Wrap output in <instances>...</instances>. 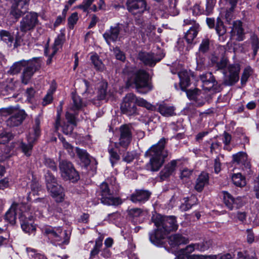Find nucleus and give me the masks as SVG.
Masks as SVG:
<instances>
[{
	"mask_svg": "<svg viewBox=\"0 0 259 259\" xmlns=\"http://www.w3.org/2000/svg\"><path fill=\"white\" fill-rule=\"evenodd\" d=\"M127 9L134 15H141L147 10L145 0H127Z\"/></svg>",
	"mask_w": 259,
	"mask_h": 259,
	"instance_id": "obj_13",
	"label": "nucleus"
},
{
	"mask_svg": "<svg viewBox=\"0 0 259 259\" xmlns=\"http://www.w3.org/2000/svg\"><path fill=\"white\" fill-rule=\"evenodd\" d=\"M40 120L41 116L40 115L37 116L34 118L32 127L26 136L27 142L25 143L22 141L20 144V149L27 157H29L31 155L33 146L40 135Z\"/></svg>",
	"mask_w": 259,
	"mask_h": 259,
	"instance_id": "obj_3",
	"label": "nucleus"
},
{
	"mask_svg": "<svg viewBox=\"0 0 259 259\" xmlns=\"http://www.w3.org/2000/svg\"><path fill=\"white\" fill-rule=\"evenodd\" d=\"M62 40L60 38L57 37L55 39L53 46L51 48L53 51V55H55L61 47Z\"/></svg>",
	"mask_w": 259,
	"mask_h": 259,
	"instance_id": "obj_57",
	"label": "nucleus"
},
{
	"mask_svg": "<svg viewBox=\"0 0 259 259\" xmlns=\"http://www.w3.org/2000/svg\"><path fill=\"white\" fill-rule=\"evenodd\" d=\"M21 76L22 82L26 84L28 83L34 73L40 67L39 61L37 59L27 61Z\"/></svg>",
	"mask_w": 259,
	"mask_h": 259,
	"instance_id": "obj_11",
	"label": "nucleus"
},
{
	"mask_svg": "<svg viewBox=\"0 0 259 259\" xmlns=\"http://www.w3.org/2000/svg\"><path fill=\"white\" fill-rule=\"evenodd\" d=\"M30 0H11V14L16 18H18L25 13L28 9Z\"/></svg>",
	"mask_w": 259,
	"mask_h": 259,
	"instance_id": "obj_17",
	"label": "nucleus"
},
{
	"mask_svg": "<svg viewBox=\"0 0 259 259\" xmlns=\"http://www.w3.org/2000/svg\"><path fill=\"white\" fill-rule=\"evenodd\" d=\"M75 151L78 157L82 162H83L85 165L90 164V155L86 150L76 147Z\"/></svg>",
	"mask_w": 259,
	"mask_h": 259,
	"instance_id": "obj_34",
	"label": "nucleus"
},
{
	"mask_svg": "<svg viewBox=\"0 0 259 259\" xmlns=\"http://www.w3.org/2000/svg\"><path fill=\"white\" fill-rule=\"evenodd\" d=\"M153 222L156 229L149 233V239L152 243L156 246L161 245L165 236L170 231H176L178 228L176 218L173 215L157 214L154 219Z\"/></svg>",
	"mask_w": 259,
	"mask_h": 259,
	"instance_id": "obj_1",
	"label": "nucleus"
},
{
	"mask_svg": "<svg viewBox=\"0 0 259 259\" xmlns=\"http://www.w3.org/2000/svg\"><path fill=\"white\" fill-rule=\"evenodd\" d=\"M169 240L171 242V244L174 245L187 244L188 242L187 238L179 234L171 235L169 238Z\"/></svg>",
	"mask_w": 259,
	"mask_h": 259,
	"instance_id": "obj_32",
	"label": "nucleus"
},
{
	"mask_svg": "<svg viewBox=\"0 0 259 259\" xmlns=\"http://www.w3.org/2000/svg\"><path fill=\"white\" fill-rule=\"evenodd\" d=\"M136 95L133 93L126 95L120 106V109L123 114L127 116L135 115L137 113V107L135 104Z\"/></svg>",
	"mask_w": 259,
	"mask_h": 259,
	"instance_id": "obj_9",
	"label": "nucleus"
},
{
	"mask_svg": "<svg viewBox=\"0 0 259 259\" xmlns=\"http://www.w3.org/2000/svg\"><path fill=\"white\" fill-rule=\"evenodd\" d=\"M167 140L161 138L158 142L152 145L145 153V155L150 158L146 164V169L151 171L159 170L168 156L167 151L164 149Z\"/></svg>",
	"mask_w": 259,
	"mask_h": 259,
	"instance_id": "obj_2",
	"label": "nucleus"
},
{
	"mask_svg": "<svg viewBox=\"0 0 259 259\" xmlns=\"http://www.w3.org/2000/svg\"><path fill=\"white\" fill-rule=\"evenodd\" d=\"M232 180L233 184L237 187H242L246 185L245 177L239 172L234 174L232 176Z\"/></svg>",
	"mask_w": 259,
	"mask_h": 259,
	"instance_id": "obj_33",
	"label": "nucleus"
},
{
	"mask_svg": "<svg viewBox=\"0 0 259 259\" xmlns=\"http://www.w3.org/2000/svg\"><path fill=\"white\" fill-rule=\"evenodd\" d=\"M158 111L163 116H170L175 114V108L166 104H161L159 105Z\"/></svg>",
	"mask_w": 259,
	"mask_h": 259,
	"instance_id": "obj_31",
	"label": "nucleus"
},
{
	"mask_svg": "<svg viewBox=\"0 0 259 259\" xmlns=\"http://www.w3.org/2000/svg\"><path fill=\"white\" fill-rule=\"evenodd\" d=\"M251 48L253 50V55L255 56L259 49V37L255 33H253L250 38Z\"/></svg>",
	"mask_w": 259,
	"mask_h": 259,
	"instance_id": "obj_37",
	"label": "nucleus"
},
{
	"mask_svg": "<svg viewBox=\"0 0 259 259\" xmlns=\"http://www.w3.org/2000/svg\"><path fill=\"white\" fill-rule=\"evenodd\" d=\"M209 177L207 174L201 173L198 177L196 181L195 189L198 192H201L204 186L208 183Z\"/></svg>",
	"mask_w": 259,
	"mask_h": 259,
	"instance_id": "obj_26",
	"label": "nucleus"
},
{
	"mask_svg": "<svg viewBox=\"0 0 259 259\" xmlns=\"http://www.w3.org/2000/svg\"><path fill=\"white\" fill-rule=\"evenodd\" d=\"M138 57L145 65L150 66H154L161 60V58H157L154 54L151 53L140 52L139 53Z\"/></svg>",
	"mask_w": 259,
	"mask_h": 259,
	"instance_id": "obj_23",
	"label": "nucleus"
},
{
	"mask_svg": "<svg viewBox=\"0 0 259 259\" xmlns=\"http://www.w3.org/2000/svg\"><path fill=\"white\" fill-rule=\"evenodd\" d=\"M90 60L94 66L95 69L99 71H103L105 69V66L99 56L96 53H91Z\"/></svg>",
	"mask_w": 259,
	"mask_h": 259,
	"instance_id": "obj_30",
	"label": "nucleus"
},
{
	"mask_svg": "<svg viewBox=\"0 0 259 259\" xmlns=\"http://www.w3.org/2000/svg\"><path fill=\"white\" fill-rule=\"evenodd\" d=\"M38 23V15L36 13H27L20 22V30L22 32H27L33 30Z\"/></svg>",
	"mask_w": 259,
	"mask_h": 259,
	"instance_id": "obj_10",
	"label": "nucleus"
},
{
	"mask_svg": "<svg viewBox=\"0 0 259 259\" xmlns=\"http://www.w3.org/2000/svg\"><path fill=\"white\" fill-rule=\"evenodd\" d=\"M101 202L107 205L118 206L122 203V200L118 197H114L106 183L103 182L100 185Z\"/></svg>",
	"mask_w": 259,
	"mask_h": 259,
	"instance_id": "obj_5",
	"label": "nucleus"
},
{
	"mask_svg": "<svg viewBox=\"0 0 259 259\" xmlns=\"http://www.w3.org/2000/svg\"><path fill=\"white\" fill-rule=\"evenodd\" d=\"M209 48V40L208 38L203 39L199 48V53L204 54L206 53Z\"/></svg>",
	"mask_w": 259,
	"mask_h": 259,
	"instance_id": "obj_44",
	"label": "nucleus"
},
{
	"mask_svg": "<svg viewBox=\"0 0 259 259\" xmlns=\"http://www.w3.org/2000/svg\"><path fill=\"white\" fill-rule=\"evenodd\" d=\"M26 207H28V206L13 203L11 207L6 213V220L11 224H14L15 223L17 216L18 215L20 218L22 213L25 211L24 209Z\"/></svg>",
	"mask_w": 259,
	"mask_h": 259,
	"instance_id": "obj_14",
	"label": "nucleus"
},
{
	"mask_svg": "<svg viewBox=\"0 0 259 259\" xmlns=\"http://www.w3.org/2000/svg\"><path fill=\"white\" fill-rule=\"evenodd\" d=\"M45 180L46 182L47 188H51L52 185L57 183V180L55 177L49 171L45 174Z\"/></svg>",
	"mask_w": 259,
	"mask_h": 259,
	"instance_id": "obj_47",
	"label": "nucleus"
},
{
	"mask_svg": "<svg viewBox=\"0 0 259 259\" xmlns=\"http://www.w3.org/2000/svg\"><path fill=\"white\" fill-rule=\"evenodd\" d=\"M171 73L176 74L178 73L180 78V86L182 90L185 91L190 84L191 73L186 70H182L180 71H174L171 70Z\"/></svg>",
	"mask_w": 259,
	"mask_h": 259,
	"instance_id": "obj_25",
	"label": "nucleus"
},
{
	"mask_svg": "<svg viewBox=\"0 0 259 259\" xmlns=\"http://www.w3.org/2000/svg\"><path fill=\"white\" fill-rule=\"evenodd\" d=\"M114 54L117 60L120 61H124L125 59L124 54L118 48H115L113 49Z\"/></svg>",
	"mask_w": 259,
	"mask_h": 259,
	"instance_id": "obj_58",
	"label": "nucleus"
},
{
	"mask_svg": "<svg viewBox=\"0 0 259 259\" xmlns=\"http://www.w3.org/2000/svg\"><path fill=\"white\" fill-rule=\"evenodd\" d=\"M209 246V244L207 242L193 243L187 246L186 248V250L187 252L189 253L192 252L195 250L203 251L207 249Z\"/></svg>",
	"mask_w": 259,
	"mask_h": 259,
	"instance_id": "obj_29",
	"label": "nucleus"
},
{
	"mask_svg": "<svg viewBox=\"0 0 259 259\" xmlns=\"http://www.w3.org/2000/svg\"><path fill=\"white\" fill-rule=\"evenodd\" d=\"M217 84V82L214 77L206 82H204L202 84V87L205 91H214L215 88L214 85Z\"/></svg>",
	"mask_w": 259,
	"mask_h": 259,
	"instance_id": "obj_43",
	"label": "nucleus"
},
{
	"mask_svg": "<svg viewBox=\"0 0 259 259\" xmlns=\"http://www.w3.org/2000/svg\"><path fill=\"white\" fill-rule=\"evenodd\" d=\"M235 217L239 221L244 223L246 220V213L245 211H238L237 212Z\"/></svg>",
	"mask_w": 259,
	"mask_h": 259,
	"instance_id": "obj_64",
	"label": "nucleus"
},
{
	"mask_svg": "<svg viewBox=\"0 0 259 259\" xmlns=\"http://www.w3.org/2000/svg\"><path fill=\"white\" fill-rule=\"evenodd\" d=\"M223 201L226 206L230 210L234 208H238L243 205L241 197L235 198L228 192L223 191Z\"/></svg>",
	"mask_w": 259,
	"mask_h": 259,
	"instance_id": "obj_19",
	"label": "nucleus"
},
{
	"mask_svg": "<svg viewBox=\"0 0 259 259\" xmlns=\"http://www.w3.org/2000/svg\"><path fill=\"white\" fill-rule=\"evenodd\" d=\"M220 156L223 157V156L222 155H221L217 157L214 159V169L216 174H218L221 170V163L220 160Z\"/></svg>",
	"mask_w": 259,
	"mask_h": 259,
	"instance_id": "obj_61",
	"label": "nucleus"
},
{
	"mask_svg": "<svg viewBox=\"0 0 259 259\" xmlns=\"http://www.w3.org/2000/svg\"><path fill=\"white\" fill-rule=\"evenodd\" d=\"M230 33L232 39L234 38V39L239 41L244 39V30L243 28L242 22L241 21L236 20L233 21Z\"/></svg>",
	"mask_w": 259,
	"mask_h": 259,
	"instance_id": "obj_20",
	"label": "nucleus"
},
{
	"mask_svg": "<svg viewBox=\"0 0 259 259\" xmlns=\"http://www.w3.org/2000/svg\"><path fill=\"white\" fill-rule=\"evenodd\" d=\"M45 233L48 235L49 238L54 239L55 241H61L64 244H67L68 242L69 237L67 235V231L63 232L60 227L57 229L51 227L47 228L45 229Z\"/></svg>",
	"mask_w": 259,
	"mask_h": 259,
	"instance_id": "obj_16",
	"label": "nucleus"
},
{
	"mask_svg": "<svg viewBox=\"0 0 259 259\" xmlns=\"http://www.w3.org/2000/svg\"><path fill=\"white\" fill-rule=\"evenodd\" d=\"M102 245V240L100 239H98L96 241V243L95 246L93 249L91 251V257H94L96 255H97L99 252L101 247Z\"/></svg>",
	"mask_w": 259,
	"mask_h": 259,
	"instance_id": "obj_55",
	"label": "nucleus"
},
{
	"mask_svg": "<svg viewBox=\"0 0 259 259\" xmlns=\"http://www.w3.org/2000/svg\"><path fill=\"white\" fill-rule=\"evenodd\" d=\"M128 30V24L116 23L114 25L111 26L110 29L107 30L103 34V37L106 41L109 43L110 41H115L118 39L119 34L123 31L127 32Z\"/></svg>",
	"mask_w": 259,
	"mask_h": 259,
	"instance_id": "obj_7",
	"label": "nucleus"
},
{
	"mask_svg": "<svg viewBox=\"0 0 259 259\" xmlns=\"http://www.w3.org/2000/svg\"><path fill=\"white\" fill-rule=\"evenodd\" d=\"M251 73L252 69L250 66H248L244 69L241 78V83L242 85L246 84L249 77L251 74Z\"/></svg>",
	"mask_w": 259,
	"mask_h": 259,
	"instance_id": "obj_45",
	"label": "nucleus"
},
{
	"mask_svg": "<svg viewBox=\"0 0 259 259\" xmlns=\"http://www.w3.org/2000/svg\"><path fill=\"white\" fill-rule=\"evenodd\" d=\"M237 259H256L254 253L247 254L241 252H239L237 254Z\"/></svg>",
	"mask_w": 259,
	"mask_h": 259,
	"instance_id": "obj_63",
	"label": "nucleus"
},
{
	"mask_svg": "<svg viewBox=\"0 0 259 259\" xmlns=\"http://www.w3.org/2000/svg\"><path fill=\"white\" fill-rule=\"evenodd\" d=\"M197 199L195 196H191L188 200L185 201V203L180 206L182 211H187L190 209L192 205L195 204Z\"/></svg>",
	"mask_w": 259,
	"mask_h": 259,
	"instance_id": "obj_42",
	"label": "nucleus"
},
{
	"mask_svg": "<svg viewBox=\"0 0 259 259\" xmlns=\"http://www.w3.org/2000/svg\"><path fill=\"white\" fill-rule=\"evenodd\" d=\"M72 98L73 105L71 108V110L74 111L80 110L82 107V102L80 97L75 94H73Z\"/></svg>",
	"mask_w": 259,
	"mask_h": 259,
	"instance_id": "obj_39",
	"label": "nucleus"
},
{
	"mask_svg": "<svg viewBox=\"0 0 259 259\" xmlns=\"http://www.w3.org/2000/svg\"><path fill=\"white\" fill-rule=\"evenodd\" d=\"M32 193L33 195L38 194V192L41 190L40 186L37 182H31L30 185Z\"/></svg>",
	"mask_w": 259,
	"mask_h": 259,
	"instance_id": "obj_60",
	"label": "nucleus"
},
{
	"mask_svg": "<svg viewBox=\"0 0 259 259\" xmlns=\"http://www.w3.org/2000/svg\"><path fill=\"white\" fill-rule=\"evenodd\" d=\"M136 104L139 106L145 107L149 110L154 111L156 110V107L155 106L152 105L142 98H138L136 96L135 104Z\"/></svg>",
	"mask_w": 259,
	"mask_h": 259,
	"instance_id": "obj_35",
	"label": "nucleus"
},
{
	"mask_svg": "<svg viewBox=\"0 0 259 259\" xmlns=\"http://www.w3.org/2000/svg\"><path fill=\"white\" fill-rule=\"evenodd\" d=\"M26 62L25 61H21L14 63L10 68L9 72L12 74L19 73L22 67L25 66Z\"/></svg>",
	"mask_w": 259,
	"mask_h": 259,
	"instance_id": "obj_41",
	"label": "nucleus"
},
{
	"mask_svg": "<svg viewBox=\"0 0 259 259\" xmlns=\"http://www.w3.org/2000/svg\"><path fill=\"white\" fill-rule=\"evenodd\" d=\"M180 161V159H175L170 161L160 172V179L164 180L172 174L176 170L178 163Z\"/></svg>",
	"mask_w": 259,
	"mask_h": 259,
	"instance_id": "obj_24",
	"label": "nucleus"
},
{
	"mask_svg": "<svg viewBox=\"0 0 259 259\" xmlns=\"http://www.w3.org/2000/svg\"><path fill=\"white\" fill-rule=\"evenodd\" d=\"M44 163L47 167L51 168L54 171H56L57 169L56 163L51 158H45L44 159Z\"/></svg>",
	"mask_w": 259,
	"mask_h": 259,
	"instance_id": "obj_56",
	"label": "nucleus"
},
{
	"mask_svg": "<svg viewBox=\"0 0 259 259\" xmlns=\"http://www.w3.org/2000/svg\"><path fill=\"white\" fill-rule=\"evenodd\" d=\"M13 137L11 133L3 132L0 134V144H5L10 141Z\"/></svg>",
	"mask_w": 259,
	"mask_h": 259,
	"instance_id": "obj_46",
	"label": "nucleus"
},
{
	"mask_svg": "<svg viewBox=\"0 0 259 259\" xmlns=\"http://www.w3.org/2000/svg\"><path fill=\"white\" fill-rule=\"evenodd\" d=\"M151 193L146 190H136L131 196L130 200L134 203H144L148 200Z\"/></svg>",
	"mask_w": 259,
	"mask_h": 259,
	"instance_id": "obj_21",
	"label": "nucleus"
},
{
	"mask_svg": "<svg viewBox=\"0 0 259 259\" xmlns=\"http://www.w3.org/2000/svg\"><path fill=\"white\" fill-rule=\"evenodd\" d=\"M215 3V0H206L205 15H209L212 12Z\"/></svg>",
	"mask_w": 259,
	"mask_h": 259,
	"instance_id": "obj_53",
	"label": "nucleus"
},
{
	"mask_svg": "<svg viewBox=\"0 0 259 259\" xmlns=\"http://www.w3.org/2000/svg\"><path fill=\"white\" fill-rule=\"evenodd\" d=\"M135 84L137 92L146 94L153 90V85L149 80V74L142 69L136 71L129 80Z\"/></svg>",
	"mask_w": 259,
	"mask_h": 259,
	"instance_id": "obj_4",
	"label": "nucleus"
},
{
	"mask_svg": "<svg viewBox=\"0 0 259 259\" xmlns=\"http://www.w3.org/2000/svg\"><path fill=\"white\" fill-rule=\"evenodd\" d=\"M205 59L204 57H201L200 54H197L196 57V63L197 70H202L205 67Z\"/></svg>",
	"mask_w": 259,
	"mask_h": 259,
	"instance_id": "obj_54",
	"label": "nucleus"
},
{
	"mask_svg": "<svg viewBox=\"0 0 259 259\" xmlns=\"http://www.w3.org/2000/svg\"><path fill=\"white\" fill-rule=\"evenodd\" d=\"M120 216V214L118 212H113L109 214L104 220L109 222H113L114 221L117 220Z\"/></svg>",
	"mask_w": 259,
	"mask_h": 259,
	"instance_id": "obj_59",
	"label": "nucleus"
},
{
	"mask_svg": "<svg viewBox=\"0 0 259 259\" xmlns=\"http://www.w3.org/2000/svg\"><path fill=\"white\" fill-rule=\"evenodd\" d=\"M0 36L1 39L7 43L9 47H11L14 41V37L10 33L6 30H1L0 31Z\"/></svg>",
	"mask_w": 259,
	"mask_h": 259,
	"instance_id": "obj_38",
	"label": "nucleus"
},
{
	"mask_svg": "<svg viewBox=\"0 0 259 259\" xmlns=\"http://www.w3.org/2000/svg\"><path fill=\"white\" fill-rule=\"evenodd\" d=\"M107 83L102 82L99 83L97 92V99L102 100L105 99L107 95Z\"/></svg>",
	"mask_w": 259,
	"mask_h": 259,
	"instance_id": "obj_36",
	"label": "nucleus"
},
{
	"mask_svg": "<svg viewBox=\"0 0 259 259\" xmlns=\"http://www.w3.org/2000/svg\"><path fill=\"white\" fill-rule=\"evenodd\" d=\"M199 31V25L195 23L186 32L185 38L188 44H191L193 39L196 37Z\"/></svg>",
	"mask_w": 259,
	"mask_h": 259,
	"instance_id": "obj_28",
	"label": "nucleus"
},
{
	"mask_svg": "<svg viewBox=\"0 0 259 259\" xmlns=\"http://www.w3.org/2000/svg\"><path fill=\"white\" fill-rule=\"evenodd\" d=\"M47 189L56 202H61L64 200L65 194L63 188L58 183H55L51 188L48 187Z\"/></svg>",
	"mask_w": 259,
	"mask_h": 259,
	"instance_id": "obj_22",
	"label": "nucleus"
},
{
	"mask_svg": "<svg viewBox=\"0 0 259 259\" xmlns=\"http://www.w3.org/2000/svg\"><path fill=\"white\" fill-rule=\"evenodd\" d=\"M155 27L152 24H148L147 26L146 30L147 35L149 36L150 38H153L155 33Z\"/></svg>",
	"mask_w": 259,
	"mask_h": 259,
	"instance_id": "obj_62",
	"label": "nucleus"
},
{
	"mask_svg": "<svg viewBox=\"0 0 259 259\" xmlns=\"http://www.w3.org/2000/svg\"><path fill=\"white\" fill-rule=\"evenodd\" d=\"M127 213L130 217L135 219L141 216L143 214V211L139 208H133L127 210Z\"/></svg>",
	"mask_w": 259,
	"mask_h": 259,
	"instance_id": "obj_50",
	"label": "nucleus"
},
{
	"mask_svg": "<svg viewBox=\"0 0 259 259\" xmlns=\"http://www.w3.org/2000/svg\"><path fill=\"white\" fill-rule=\"evenodd\" d=\"M29 210H25L20 215V220L21 222V228L23 231L30 234L33 233L35 231V226L33 223V215L32 212Z\"/></svg>",
	"mask_w": 259,
	"mask_h": 259,
	"instance_id": "obj_12",
	"label": "nucleus"
},
{
	"mask_svg": "<svg viewBox=\"0 0 259 259\" xmlns=\"http://www.w3.org/2000/svg\"><path fill=\"white\" fill-rule=\"evenodd\" d=\"M17 109L10 106L7 108H2L0 110V114L3 116H10L13 112L15 111Z\"/></svg>",
	"mask_w": 259,
	"mask_h": 259,
	"instance_id": "obj_52",
	"label": "nucleus"
},
{
	"mask_svg": "<svg viewBox=\"0 0 259 259\" xmlns=\"http://www.w3.org/2000/svg\"><path fill=\"white\" fill-rule=\"evenodd\" d=\"M119 132L118 144L122 148L126 149L132 140V127L129 125H122L119 128Z\"/></svg>",
	"mask_w": 259,
	"mask_h": 259,
	"instance_id": "obj_15",
	"label": "nucleus"
},
{
	"mask_svg": "<svg viewBox=\"0 0 259 259\" xmlns=\"http://www.w3.org/2000/svg\"><path fill=\"white\" fill-rule=\"evenodd\" d=\"M233 161L238 164L243 165L246 168H249L250 165L247 161V155L243 152H239L233 155Z\"/></svg>",
	"mask_w": 259,
	"mask_h": 259,
	"instance_id": "obj_27",
	"label": "nucleus"
},
{
	"mask_svg": "<svg viewBox=\"0 0 259 259\" xmlns=\"http://www.w3.org/2000/svg\"><path fill=\"white\" fill-rule=\"evenodd\" d=\"M26 251L28 256L34 259H47L44 255L40 253H36L35 250L33 249L27 248Z\"/></svg>",
	"mask_w": 259,
	"mask_h": 259,
	"instance_id": "obj_51",
	"label": "nucleus"
},
{
	"mask_svg": "<svg viewBox=\"0 0 259 259\" xmlns=\"http://www.w3.org/2000/svg\"><path fill=\"white\" fill-rule=\"evenodd\" d=\"M108 152L110 155V160L113 166L114 163L116 162L120 159L119 155L117 154L116 151H115L113 148H109Z\"/></svg>",
	"mask_w": 259,
	"mask_h": 259,
	"instance_id": "obj_48",
	"label": "nucleus"
},
{
	"mask_svg": "<svg viewBox=\"0 0 259 259\" xmlns=\"http://www.w3.org/2000/svg\"><path fill=\"white\" fill-rule=\"evenodd\" d=\"M228 71H224V83L226 85H233L239 79L240 66L238 64H233L228 66Z\"/></svg>",
	"mask_w": 259,
	"mask_h": 259,
	"instance_id": "obj_8",
	"label": "nucleus"
},
{
	"mask_svg": "<svg viewBox=\"0 0 259 259\" xmlns=\"http://www.w3.org/2000/svg\"><path fill=\"white\" fill-rule=\"evenodd\" d=\"M215 30L219 37L221 38L222 36V39L224 40L223 36L226 34L227 29L226 27L224 26L223 22L219 18L217 19Z\"/></svg>",
	"mask_w": 259,
	"mask_h": 259,
	"instance_id": "obj_40",
	"label": "nucleus"
},
{
	"mask_svg": "<svg viewBox=\"0 0 259 259\" xmlns=\"http://www.w3.org/2000/svg\"><path fill=\"white\" fill-rule=\"evenodd\" d=\"M201 91L197 89L194 90H189L186 91L188 98L190 100H197Z\"/></svg>",
	"mask_w": 259,
	"mask_h": 259,
	"instance_id": "obj_49",
	"label": "nucleus"
},
{
	"mask_svg": "<svg viewBox=\"0 0 259 259\" xmlns=\"http://www.w3.org/2000/svg\"><path fill=\"white\" fill-rule=\"evenodd\" d=\"M26 116L24 110L17 109L6 120L7 125L10 127L18 126L22 123Z\"/></svg>",
	"mask_w": 259,
	"mask_h": 259,
	"instance_id": "obj_18",
	"label": "nucleus"
},
{
	"mask_svg": "<svg viewBox=\"0 0 259 259\" xmlns=\"http://www.w3.org/2000/svg\"><path fill=\"white\" fill-rule=\"evenodd\" d=\"M59 167L61 176L64 180H70L72 182H76L79 180V175L70 162L62 160L60 162Z\"/></svg>",
	"mask_w": 259,
	"mask_h": 259,
	"instance_id": "obj_6",
	"label": "nucleus"
}]
</instances>
